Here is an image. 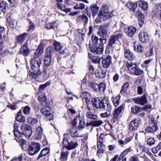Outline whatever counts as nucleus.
I'll return each instance as SVG.
<instances>
[{"label":"nucleus","instance_id":"f257e3e1","mask_svg":"<svg viewBox=\"0 0 161 161\" xmlns=\"http://www.w3.org/2000/svg\"><path fill=\"white\" fill-rule=\"evenodd\" d=\"M92 105L93 107L97 108H100L102 110L106 109V106L107 103V101L104 99V97H94L92 101Z\"/></svg>","mask_w":161,"mask_h":161},{"label":"nucleus","instance_id":"f03ea898","mask_svg":"<svg viewBox=\"0 0 161 161\" xmlns=\"http://www.w3.org/2000/svg\"><path fill=\"white\" fill-rule=\"evenodd\" d=\"M131 73L136 76H140L144 73L143 71L136 65L132 63H128L127 65Z\"/></svg>","mask_w":161,"mask_h":161},{"label":"nucleus","instance_id":"7ed1b4c3","mask_svg":"<svg viewBox=\"0 0 161 161\" xmlns=\"http://www.w3.org/2000/svg\"><path fill=\"white\" fill-rule=\"evenodd\" d=\"M42 60L41 58L36 60L35 58H33L31 60V68L32 71L36 73H39L40 66L42 64Z\"/></svg>","mask_w":161,"mask_h":161},{"label":"nucleus","instance_id":"20e7f679","mask_svg":"<svg viewBox=\"0 0 161 161\" xmlns=\"http://www.w3.org/2000/svg\"><path fill=\"white\" fill-rule=\"evenodd\" d=\"M40 148L41 145L39 143L33 142L28 146L29 154L31 155H34L38 153Z\"/></svg>","mask_w":161,"mask_h":161},{"label":"nucleus","instance_id":"39448f33","mask_svg":"<svg viewBox=\"0 0 161 161\" xmlns=\"http://www.w3.org/2000/svg\"><path fill=\"white\" fill-rule=\"evenodd\" d=\"M21 130L22 135H24L26 138H29L31 136L32 131L31 127L29 125L23 124L21 126Z\"/></svg>","mask_w":161,"mask_h":161},{"label":"nucleus","instance_id":"423d86ee","mask_svg":"<svg viewBox=\"0 0 161 161\" xmlns=\"http://www.w3.org/2000/svg\"><path fill=\"white\" fill-rule=\"evenodd\" d=\"M122 36V34L120 33L111 35L108 39V45L113 47V45L116 43V41H119L121 38Z\"/></svg>","mask_w":161,"mask_h":161},{"label":"nucleus","instance_id":"0eeeda50","mask_svg":"<svg viewBox=\"0 0 161 161\" xmlns=\"http://www.w3.org/2000/svg\"><path fill=\"white\" fill-rule=\"evenodd\" d=\"M104 46L99 45L96 46L91 44L89 45V49L94 54H101L103 51Z\"/></svg>","mask_w":161,"mask_h":161},{"label":"nucleus","instance_id":"6e6552de","mask_svg":"<svg viewBox=\"0 0 161 161\" xmlns=\"http://www.w3.org/2000/svg\"><path fill=\"white\" fill-rule=\"evenodd\" d=\"M123 107L124 106L123 105H121L119 107L115 109L113 116L111 120L112 123H114L118 120L119 115L121 113Z\"/></svg>","mask_w":161,"mask_h":161},{"label":"nucleus","instance_id":"1a4fd4ad","mask_svg":"<svg viewBox=\"0 0 161 161\" xmlns=\"http://www.w3.org/2000/svg\"><path fill=\"white\" fill-rule=\"evenodd\" d=\"M108 27L106 25H100L97 32L98 35L104 38L108 35Z\"/></svg>","mask_w":161,"mask_h":161},{"label":"nucleus","instance_id":"9d476101","mask_svg":"<svg viewBox=\"0 0 161 161\" xmlns=\"http://www.w3.org/2000/svg\"><path fill=\"white\" fill-rule=\"evenodd\" d=\"M132 100L135 103L142 106L147 103V98L145 94H144L141 97L133 98Z\"/></svg>","mask_w":161,"mask_h":161},{"label":"nucleus","instance_id":"9b49d317","mask_svg":"<svg viewBox=\"0 0 161 161\" xmlns=\"http://www.w3.org/2000/svg\"><path fill=\"white\" fill-rule=\"evenodd\" d=\"M30 51L28 47L27 43H25L21 47L19 53L25 56H28L30 53Z\"/></svg>","mask_w":161,"mask_h":161},{"label":"nucleus","instance_id":"f8f14e48","mask_svg":"<svg viewBox=\"0 0 161 161\" xmlns=\"http://www.w3.org/2000/svg\"><path fill=\"white\" fill-rule=\"evenodd\" d=\"M112 63V57L110 56H107L102 60V66L105 68L109 67Z\"/></svg>","mask_w":161,"mask_h":161},{"label":"nucleus","instance_id":"ddd939ff","mask_svg":"<svg viewBox=\"0 0 161 161\" xmlns=\"http://www.w3.org/2000/svg\"><path fill=\"white\" fill-rule=\"evenodd\" d=\"M124 32L129 37H132L135 34L136 31L135 27L132 26H128L124 29Z\"/></svg>","mask_w":161,"mask_h":161},{"label":"nucleus","instance_id":"4468645a","mask_svg":"<svg viewBox=\"0 0 161 161\" xmlns=\"http://www.w3.org/2000/svg\"><path fill=\"white\" fill-rule=\"evenodd\" d=\"M44 63L47 67H48L50 64V48L49 47L47 48L46 52Z\"/></svg>","mask_w":161,"mask_h":161},{"label":"nucleus","instance_id":"2eb2a0df","mask_svg":"<svg viewBox=\"0 0 161 161\" xmlns=\"http://www.w3.org/2000/svg\"><path fill=\"white\" fill-rule=\"evenodd\" d=\"M138 120L134 119L131 121L129 125L128 129L129 131H134L137 130L138 127Z\"/></svg>","mask_w":161,"mask_h":161},{"label":"nucleus","instance_id":"dca6fc26","mask_svg":"<svg viewBox=\"0 0 161 161\" xmlns=\"http://www.w3.org/2000/svg\"><path fill=\"white\" fill-rule=\"evenodd\" d=\"M50 149L49 148L46 147L43 149L40 152L37 158V160H39L41 158L49 155Z\"/></svg>","mask_w":161,"mask_h":161},{"label":"nucleus","instance_id":"f3484780","mask_svg":"<svg viewBox=\"0 0 161 161\" xmlns=\"http://www.w3.org/2000/svg\"><path fill=\"white\" fill-rule=\"evenodd\" d=\"M41 111L45 116L47 120H50V107H45L42 108Z\"/></svg>","mask_w":161,"mask_h":161},{"label":"nucleus","instance_id":"a211bd4d","mask_svg":"<svg viewBox=\"0 0 161 161\" xmlns=\"http://www.w3.org/2000/svg\"><path fill=\"white\" fill-rule=\"evenodd\" d=\"M43 129L42 128L39 126L36 128V132L34 135V139L39 140L41 139L43 133Z\"/></svg>","mask_w":161,"mask_h":161},{"label":"nucleus","instance_id":"6ab92c4d","mask_svg":"<svg viewBox=\"0 0 161 161\" xmlns=\"http://www.w3.org/2000/svg\"><path fill=\"white\" fill-rule=\"evenodd\" d=\"M139 40L141 42L143 43H146L148 40V36L146 33L140 32L139 35Z\"/></svg>","mask_w":161,"mask_h":161},{"label":"nucleus","instance_id":"aec40b11","mask_svg":"<svg viewBox=\"0 0 161 161\" xmlns=\"http://www.w3.org/2000/svg\"><path fill=\"white\" fill-rule=\"evenodd\" d=\"M43 43H41L34 53V56L35 58H38L42 54L43 52Z\"/></svg>","mask_w":161,"mask_h":161},{"label":"nucleus","instance_id":"412c9836","mask_svg":"<svg viewBox=\"0 0 161 161\" xmlns=\"http://www.w3.org/2000/svg\"><path fill=\"white\" fill-rule=\"evenodd\" d=\"M134 49L135 51L141 53L144 52V49L140 43L136 41L134 44Z\"/></svg>","mask_w":161,"mask_h":161},{"label":"nucleus","instance_id":"4be33fe9","mask_svg":"<svg viewBox=\"0 0 161 161\" xmlns=\"http://www.w3.org/2000/svg\"><path fill=\"white\" fill-rule=\"evenodd\" d=\"M27 35L28 33H24L17 36L15 38L16 41L17 43L22 44L25 40Z\"/></svg>","mask_w":161,"mask_h":161},{"label":"nucleus","instance_id":"5701e85b","mask_svg":"<svg viewBox=\"0 0 161 161\" xmlns=\"http://www.w3.org/2000/svg\"><path fill=\"white\" fill-rule=\"evenodd\" d=\"M104 110H106L107 112L102 113L100 114L101 116L103 118L107 117L111 114V111L112 110V106L109 104L107 103L106 106V109Z\"/></svg>","mask_w":161,"mask_h":161},{"label":"nucleus","instance_id":"b1692460","mask_svg":"<svg viewBox=\"0 0 161 161\" xmlns=\"http://www.w3.org/2000/svg\"><path fill=\"white\" fill-rule=\"evenodd\" d=\"M124 55L125 57L128 60H133L135 58L133 54L129 49L125 50Z\"/></svg>","mask_w":161,"mask_h":161},{"label":"nucleus","instance_id":"393cba45","mask_svg":"<svg viewBox=\"0 0 161 161\" xmlns=\"http://www.w3.org/2000/svg\"><path fill=\"white\" fill-rule=\"evenodd\" d=\"M108 7L106 5H103L101 8L100 11V14L101 16H103L104 17V16H106L107 14H108Z\"/></svg>","mask_w":161,"mask_h":161},{"label":"nucleus","instance_id":"a878e982","mask_svg":"<svg viewBox=\"0 0 161 161\" xmlns=\"http://www.w3.org/2000/svg\"><path fill=\"white\" fill-rule=\"evenodd\" d=\"M80 96L82 98L83 100H85L86 103H90V100L89 99V98L90 97V94L88 92H84L81 93Z\"/></svg>","mask_w":161,"mask_h":161},{"label":"nucleus","instance_id":"bb28decb","mask_svg":"<svg viewBox=\"0 0 161 161\" xmlns=\"http://www.w3.org/2000/svg\"><path fill=\"white\" fill-rule=\"evenodd\" d=\"M92 15L93 17L96 16L98 13L99 8L96 4H92L90 6Z\"/></svg>","mask_w":161,"mask_h":161},{"label":"nucleus","instance_id":"cd10ccee","mask_svg":"<svg viewBox=\"0 0 161 161\" xmlns=\"http://www.w3.org/2000/svg\"><path fill=\"white\" fill-rule=\"evenodd\" d=\"M40 73H36L32 71H30L28 74V76L31 79L37 80V78H38L40 76Z\"/></svg>","mask_w":161,"mask_h":161},{"label":"nucleus","instance_id":"c85d7f7f","mask_svg":"<svg viewBox=\"0 0 161 161\" xmlns=\"http://www.w3.org/2000/svg\"><path fill=\"white\" fill-rule=\"evenodd\" d=\"M143 110L142 108H141L138 105L131 107V111L133 113L137 114Z\"/></svg>","mask_w":161,"mask_h":161},{"label":"nucleus","instance_id":"c756f323","mask_svg":"<svg viewBox=\"0 0 161 161\" xmlns=\"http://www.w3.org/2000/svg\"><path fill=\"white\" fill-rule=\"evenodd\" d=\"M158 129V126L156 125H154L152 126L147 127L145 131L147 132L153 133L157 131Z\"/></svg>","mask_w":161,"mask_h":161},{"label":"nucleus","instance_id":"7c9ffc66","mask_svg":"<svg viewBox=\"0 0 161 161\" xmlns=\"http://www.w3.org/2000/svg\"><path fill=\"white\" fill-rule=\"evenodd\" d=\"M57 7L59 9H60L66 13L69 12L71 10L70 8H66L64 5L61 3H58L57 4Z\"/></svg>","mask_w":161,"mask_h":161},{"label":"nucleus","instance_id":"2f4dec72","mask_svg":"<svg viewBox=\"0 0 161 161\" xmlns=\"http://www.w3.org/2000/svg\"><path fill=\"white\" fill-rule=\"evenodd\" d=\"M69 154V152L66 151L65 152H62L61 157L60 158L61 161H66L68 159V156Z\"/></svg>","mask_w":161,"mask_h":161},{"label":"nucleus","instance_id":"473e14b6","mask_svg":"<svg viewBox=\"0 0 161 161\" xmlns=\"http://www.w3.org/2000/svg\"><path fill=\"white\" fill-rule=\"evenodd\" d=\"M70 134L71 136L73 137H76L78 136V133L77 129L76 127H72L70 130Z\"/></svg>","mask_w":161,"mask_h":161},{"label":"nucleus","instance_id":"72a5a7b5","mask_svg":"<svg viewBox=\"0 0 161 161\" xmlns=\"http://www.w3.org/2000/svg\"><path fill=\"white\" fill-rule=\"evenodd\" d=\"M126 6L128 8L132 10L133 11H135L137 7V3L129 2L126 4Z\"/></svg>","mask_w":161,"mask_h":161},{"label":"nucleus","instance_id":"f704fd0d","mask_svg":"<svg viewBox=\"0 0 161 161\" xmlns=\"http://www.w3.org/2000/svg\"><path fill=\"white\" fill-rule=\"evenodd\" d=\"M139 6L144 10L148 9V5L146 2L144 1H140L139 2Z\"/></svg>","mask_w":161,"mask_h":161},{"label":"nucleus","instance_id":"c9c22d12","mask_svg":"<svg viewBox=\"0 0 161 161\" xmlns=\"http://www.w3.org/2000/svg\"><path fill=\"white\" fill-rule=\"evenodd\" d=\"M79 125L77 126V129L79 130H81L85 127V122L84 120L81 118H80Z\"/></svg>","mask_w":161,"mask_h":161},{"label":"nucleus","instance_id":"e433bc0d","mask_svg":"<svg viewBox=\"0 0 161 161\" xmlns=\"http://www.w3.org/2000/svg\"><path fill=\"white\" fill-rule=\"evenodd\" d=\"M8 22H9L8 25L11 28H14L17 24V22L15 20L12 18H9V20L7 19Z\"/></svg>","mask_w":161,"mask_h":161},{"label":"nucleus","instance_id":"4c0bfd02","mask_svg":"<svg viewBox=\"0 0 161 161\" xmlns=\"http://www.w3.org/2000/svg\"><path fill=\"white\" fill-rule=\"evenodd\" d=\"M78 146V143L77 142H74L73 141H71L69 142L68 150H71L76 148Z\"/></svg>","mask_w":161,"mask_h":161},{"label":"nucleus","instance_id":"58836bf2","mask_svg":"<svg viewBox=\"0 0 161 161\" xmlns=\"http://www.w3.org/2000/svg\"><path fill=\"white\" fill-rule=\"evenodd\" d=\"M86 117L89 119L95 120L97 119V117L96 115L93 114L91 112H87L86 114Z\"/></svg>","mask_w":161,"mask_h":161},{"label":"nucleus","instance_id":"ea45409f","mask_svg":"<svg viewBox=\"0 0 161 161\" xmlns=\"http://www.w3.org/2000/svg\"><path fill=\"white\" fill-rule=\"evenodd\" d=\"M120 97V96H117L112 100L113 103L115 107L118 106L119 104Z\"/></svg>","mask_w":161,"mask_h":161},{"label":"nucleus","instance_id":"a19ab883","mask_svg":"<svg viewBox=\"0 0 161 161\" xmlns=\"http://www.w3.org/2000/svg\"><path fill=\"white\" fill-rule=\"evenodd\" d=\"M129 86V84L127 82L125 83L122 86V89L120 91V94H123L125 93L127 91V88Z\"/></svg>","mask_w":161,"mask_h":161},{"label":"nucleus","instance_id":"79ce46f5","mask_svg":"<svg viewBox=\"0 0 161 161\" xmlns=\"http://www.w3.org/2000/svg\"><path fill=\"white\" fill-rule=\"evenodd\" d=\"M113 47L107 45L105 50V54L107 56H111L112 55V52H111V49Z\"/></svg>","mask_w":161,"mask_h":161},{"label":"nucleus","instance_id":"37998d69","mask_svg":"<svg viewBox=\"0 0 161 161\" xmlns=\"http://www.w3.org/2000/svg\"><path fill=\"white\" fill-rule=\"evenodd\" d=\"M7 4L5 1L0 3V11L3 13L5 12Z\"/></svg>","mask_w":161,"mask_h":161},{"label":"nucleus","instance_id":"c03bdc74","mask_svg":"<svg viewBox=\"0 0 161 161\" xmlns=\"http://www.w3.org/2000/svg\"><path fill=\"white\" fill-rule=\"evenodd\" d=\"M28 122L30 123L31 125L34 126L38 122V119L36 118H30L28 119Z\"/></svg>","mask_w":161,"mask_h":161},{"label":"nucleus","instance_id":"a18cd8bd","mask_svg":"<svg viewBox=\"0 0 161 161\" xmlns=\"http://www.w3.org/2000/svg\"><path fill=\"white\" fill-rule=\"evenodd\" d=\"M98 90L100 92H103L106 89V84L104 83H101L98 85Z\"/></svg>","mask_w":161,"mask_h":161},{"label":"nucleus","instance_id":"49530a36","mask_svg":"<svg viewBox=\"0 0 161 161\" xmlns=\"http://www.w3.org/2000/svg\"><path fill=\"white\" fill-rule=\"evenodd\" d=\"M96 120L92 121V126L94 127H98L100 126L103 123V122L101 120Z\"/></svg>","mask_w":161,"mask_h":161},{"label":"nucleus","instance_id":"de8ad7c7","mask_svg":"<svg viewBox=\"0 0 161 161\" xmlns=\"http://www.w3.org/2000/svg\"><path fill=\"white\" fill-rule=\"evenodd\" d=\"M14 135L19 138L21 137L22 136V133L18 131V128H14Z\"/></svg>","mask_w":161,"mask_h":161},{"label":"nucleus","instance_id":"09e8293b","mask_svg":"<svg viewBox=\"0 0 161 161\" xmlns=\"http://www.w3.org/2000/svg\"><path fill=\"white\" fill-rule=\"evenodd\" d=\"M79 19L83 20L84 21L85 24H86L88 23V18L84 14H82L79 17Z\"/></svg>","mask_w":161,"mask_h":161},{"label":"nucleus","instance_id":"8fccbe9b","mask_svg":"<svg viewBox=\"0 0 161 161\" xmlns=\"http://www.w3.org/2000/svg\"><path fill=\"white\" fill-rule=\"evenodd\" d=\"M53 46L54 49L56 51H58L62 48L60 43L56 41L53 43Z\"/></svg>","mask_w":161,"mask_h":161},{"label":"nucleus","instance_id":"3c124183","mask_svg":"<svg viewBox=\"0 0 161 161\" xmlns=\"http://www.w3.org/2000/svg\"><path fill=\"white\" fill-rule=\"evenodd\" d=\"M132 151L131 147H130L128 148L125 150L121 154L120 156V158H123L129 152H130Z\"/></svg>","mask_w":161,"mask_h":161},{"label":"nucleus","instance_id":"603ef678","mask_svg":"<svg viewBox=\"0 0 161 161\" xmlns=\"http://www.w3.org/2000/svg\"><path fill=\"white\" fill-rule=\"evenodd\" d=\"M41 93L39 92L38 93V99L40 101L45 102L47 100V97L44 95H42Z\"/></svg>","mask_w":161,"mask_h":161},{"label":"nucleus","instance_id":"864d4df0","mask_svg":"<svg viewBox=\"0 0 161 161\" xmlns=\"http://www.w3.org/2000/svg\"><path fill=\"white\" fill-rule=\"evenodd\" d=\"M31 112V108L28 106H26L23 108V112L25 115H29Z\"/></svg>","mask_w":161,"mask_h":161},{"label":"nucleus","instance_id":"5fc2aeb1","mask_svg":"<svg viewBox=\"0 0 161 161\" xmlns=\"http://www.w3.org/2000/svg\"><path fill=\"white\" fill-rule=\"evenodd\" d=\"M99 39L96 36H94L92 35V36L91 41L94 44L96 45H98L99 44Z\"/></svg>","mask_w":161,"mask_h":161},{"label":"nucleus","instance_id":"6e6d98bb","mask_svg":"<svg viewBox=\"0 0 161 161\" xmlns=\"http://www.w3.org/2000/svg\"><path fill=\"white\" fill-rule=\"evenodd\" d=\"M98 85L94 82H91L90 85V87L91 89H92L93 90L97 91L98 90Z\"/></svg>","mask_w":161,"mask_h":161},{"label":"nucleus","instance_id":"4d7b16f0","mask_svg":"<svg viewBox=\"0 0 161 161\" xmlns=\"http://www.w3.org/2000/svg\"><path fill=\"white\" fill-rule=\"evenodd\" d=\"M50 84V82L48 81L44 84L40 85L39 86V92H40L42 93V91L48 86Z\"/></svg>","mask_w":161,"mask_h":161},{"label":"nucleus","instance_id":"13d9d810","mask_svg":"<svg viewBox=\"0 0 161 161\" xmlns=\"http://www.w3.org/2000/svg\"><path fill=\"white\" fill-rule=\"evenodd\" d=\"M17 121L22 123H24L25 121V118L23 115H17L16 117Z\"/></svg>","mask_w":161,"mask_h":161},{"label":"nucleus","instance_id":"bf43d9fd","mask_svg":"<svg viewBox=\"0 0 161 161\" xmlns=\"http://www.w3.org/2000/svg\"><path fill=\"white\" fill-rule=\"evenodd\" d=\"M85 8V5L84 4L80 3L77 4L74 7V8L75 9H80L82 10Z\"/></svg>","mask_w":161,"mask_h":161},{"label":"nucleus","instance_id":"052dcab7","mask_svg":"<svg viewBox=\"0 0 161 161\" xmlns=\"http://www.w3.org/2000/svg\"><path fill=\"white\" fill-rule=\"evenodd\" d=\"M30 25L29 26V29H28V31L30 32H32L36 27V25L31 21L29 22Z\"/></svg>","mask_w":161,"mask_h":161},{"label":"nucleus","instance_id":"680f3d73","mask_svg":"<svg viewBox=\"0 0 161 161\" xmlns=\"http://www.w3.org/2000/svg\"><path fill=\"white\" fill-rule=\"evenodd\" d=\"M80 117L79 116H76L74 120L71 121V125L74 127L76 126L78 122V121L79 120Z\"/></svg>","mask_w":161,"mask_h":161},{"label":"nucleus","instance_id":"e2e57ef3","mask_svg":"<svg viewBox=\"0 0 161 161\" xmlns=\"http://www.w3.org/2000/svg\"><path fill=\"white\" fill-rule=\"evenodd\" d=\"M69 141L65 138L63 139L62 144L64 145V147H65L66 149H68V147L69 144Z\"/></svg>","mask_w":161,"mask_h":161},{"label":"nucleus","instance_id":"0e129e2a","mask_svg":"<svg viewBox=\"0 0 161 161\" xmlns=\"http://www.w3.org/2000/svg\"><path fill=\"white\" fill-rule=\"evenodd\" d=\"M107 42V39L106 38H100L99 40V45L104 46V44H105Z\"/></svg>","mask_w":161,"mask_h":161},{"label":"nucleus","instance_id":"69168bd1","mask_svg":"<svg viewBox=\"0 0 161 161\" xmlns=\"http://www.w3.org/2000/svg\"><path fill=\"white\" fill-rule=\"evenodd\" d=\"M106 75V71L105 70H102L100 72L99 75L98 76L100 78H103Z\"/></svg>","mask_w":161,"mask_h":161},{"label":"nucleus","instance_id":"338daca9","mask_svg":"<svg viewBox=\"0 0 161 161\" xmlns=\"http://www.w3.org/2000/svg\"><path fill=\"white\" fill-rule=\"evenodd\" d=\"M147 142L148 145L152 146L155 143V141L153 138H150L147 140Z\"/></svg>","mask_w":161,"mask_h":161},{"label":"nucleus","instance_id":"774afa93","mask_svg":"<svg viewBox=\"0 0 161 161\" xmlns=\"http://www.w3.org/2000/svg\"><path fill=\"white\" fill-rule=\"evenodd\" d=\"M104 147H99L97 148L98 150L97 152V155L98 156H99L100 154L101 153H103L104 152Z\"/></svg>","mask_w":161,"mask_h":161}]
</instances>
